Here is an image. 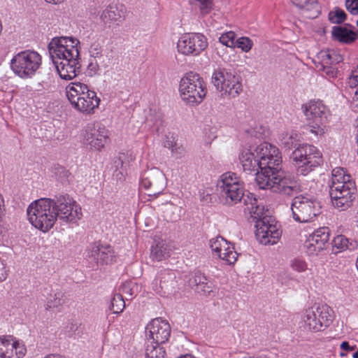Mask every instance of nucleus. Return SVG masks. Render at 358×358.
Listing matches in <instances>:
<instances>
[{
	"label": "nucleus",
	"instance_id": "nucleus-1",
	"mask_svg": "<svg viewBox=\"0 0 358 358\" xmlns=\"http://www.w3.org/2000/svg\"><path fill=\"white\" fill-rule=\"evenodd\" d=\"M239 160L245 173L256 176L255 180L260 189H270L287 196H293L301 192L294 178L282 170V156L275 145L263 143L243 149L239 155Z\"/></svg>",
	"mask_w": 358,
	"mask_h": 358
},
{
	"label": "nucleus",
	"instance_id": "nucleus-2",
	"mask_svg": "<svg viewBox=\"0 0 358 358\" xmlns=\"http://www.w3.org/2000/svg\"><path fill=\"white\" fill-rule=\"evenodd\" d=\"M27 213L30 223L43 232L51 229L57 219L71 222L82 216L80 207L67 194L37 199L28 206Z\"/></svg>",
	"mask_w": 358,
	"mask_h": 358
},
{
	"label": "nucleus",
	"instance_id": "nucleus-3",
	"mask_svg": "<svg viewBox=\"0 0 358 358\" xmlns=\"http://www.w3.org/2000/svg\"><path fill=\"white\" fill-rule=\"evenodd\" d=\"M79 41L73 37H55L48 44L50 58L60 78L72 80L80 72Z\"/></svg>",
	"mask_w": 358,
	"mask_h": 358
},
{
	"label": "nucleus",
	"instance_id": "nucleus-4",
	"mask_svg": "<svg viewBox=\"0 0 358 358\" xmlns=\"http://www.w3.org/2000/svg\"><path fill=\"white\" fill-rule=\"evenodd\" d=\"M300 135L296 132L286 134L281 139L282 145L290 150L296 148L292 152L291 158L294 162L299 175L306 176L323 164L320 151L314 145L299 144Z\"/></svg>",
	"mask_w": 358,
	"mask_h": 358
},
{
	"label": "nucleus",
	"instance_id": "nucleus-5",
	"mask_svg": "<svg viewBox=\"0 0 358 358\" xmlns=\"http://www.w3.org/2000/svg\"><path fill=\"white\" fill-rule=\"evenodd\" d=\"M217 188L220 199L227 206H231L243 201L246 206L245 212L248 211L250 213V207L260 205L254 194H245L243 182L234 172L223 173L217 182Z\"/></svg>",
	"mask_w": 358,
	"mask_h": 358
},
{
	"label": "nucleus",
	"instance_id": "nucleus-6",
	"mask_svg": "<svg viewBox=\"0 0 358 358\" xmlns=\"http://www.w3.org/2000/svg\"><path fill=\"white\" fill-rule=\"evenodd\" d=\"M329 186L331 201L336 208L345 210L352 206L357 187L350 175L346 174L343 168L333 169Z\"/></svg>",
	"mask_w": 358,
	"mask_h": 358
},
{
	"label": "nucleus",
	"instance_id": "nucleus-7",
	"mask_svg": "<svg viewBox=\"0 0 358 358\" xmlns=\"http://www.w3.org/2000/svg\"><path fill=\"white\" fill-rule=\"evenodd\" d=\"M262 205L250 207V215L255 222V236L264 245L275 244L281 236V231L275 219L267 215Z\"/></svg>",
	"mask_w": 358,
	"mask_h": 358
},
{
	"label": "nucleus",
	"instance_id": "nucleus-8",
	"mask_svg": "<svg viewBox=\"0 0 358 358\" xmlns=\"http://www.w3.org/2000/svg\"><path fill=\"white\" fill-rule=\"evenodd\" d=\"M334 313L327 304H320L306 309L301 316V327L304 330L317 333L324 331L333 322Z\"/></svg>",
	"mask_w": 358,
	"mask_h": 358
},
{
	"label": "nucleus",
	"instance_id": "nucleus-9",
	"mask_svg": "<svg viewBox=\"0 0 358 358\" xmlns=\"http://www.w3.org/2000/svg\"><path fill=\"white\" fill-rule=\"evenodd\" d=\"M242 78L232 68L219 67L213 73L211 83L223 98H234L243 91Z\"/></svg>",
	"mask_w": 358,
	"mask_h": 358
},
{
	"label": "nucleus",
	"instance_id": "nucleus-10",
	"mask_svg": "<svg viewBox=\"0 0 358 358\" xmlns=\"http://www.w3.org/2000/svg\"><path fill=\"white\" fill-rule=\"evenodd\" d=\"M179 92L185 103L192 106L198 105L206 95V85L199 74L189 72L180 80Z\"/></svg>",
	"mask_w": 358,
	"mask_h": 358
},
{
	"label": "nucleus",
	"instance_id": "nucleus-11",
	"mask_svg": "<svg viewBox=\"0 0 358 358\" xmlns=\"http://www.w3.org/2000/svg\"><path fill=\"white\" fill-rule=\"evenodd\" d=\"M310 132L316 136H322L327 131V124L330 112L322 101H310L302 106Z\"/></svg>",
	"mask_w": 358,
	"mask_h": 358
},
{
	"label": "nucleus",
	"instance_id": "nucleus-12",
	"mask_svg": "<svg viewBox=\"0 0 358 358\" xmlns=\"http://www.w3.org/2000/svg\"><path fill=\"white\" fill-rule=\"evenodd\" d=\"M41 64V55L37 52L29 50L18 52L10 60L12 71L21 78H31Z\"/></svg>",
	"mask_w": 358,
	"mask_h": 358
},
{
	"label": "nucleus",
	"instance_id": "nucleus-13",
	"mask_svg": "<svg viewBox=\"0 0 358 358\" xmlns=\"http://www.w3.org/2000/svg\"><path fill=\"white\" fill-rule=\"evenodd\" d=\"M320 204L312 196L299 195L294 197L291 210L294 220L298 222H309L320 214Z\"/></svg>",
	"mask_w": 358,
	"mask_h": 358
},
{
	"label": "nucleus",
	"instance_id": "nucleus-14",
	"mask_svg": "<svg viewBox=\"0 0 358 358\" xmlns=\"http://www.w3.org/2000/svg\"><path fill=\"white\" fill-rule=\"evenodd\" d=\"M109 141V131L101 122L89 123L85 127L83 142L90 149L101 150Z\"/></svg>",
	"mask_w": 358,
	"mask_h": 358
},
{
	"label": "nucleus",
	"instance_id": "nucleus-15",
	"mask_svg": "<svg viewBox=\"0 0 358 358\" xmlns=\"http://www.w3.org/2000/svg\"><path fill=\"white\" fill-rule=\"evenodd\" d=\"M207 46V38L199 33L185 34L177 43L178 52L187 56L199 55Z\"/></svg>",
	"mask_w": 358,
	"mask_h": 358
},
{
	"label": "nucleus",
	"instance_id": "nucleus-16",
	"mask_svg": "<svg viewBox=\"0 0 358 358\" xmlns=\"http://www.w3.org/2000/svg\"><path fill=\"white\" fill-rule=\"evenodd\" d=\"M140 185L148 191V196L157 197L164 189L165 176L157 168L147 170L141 176Z\"/></svg>",
	"mask_w": 358,
	"mask_h": 358
},
{
	"label": "nucleus",
	"instance_id": "nucleus-17",
	"mask_svg": "<svg viewBox=\"0 0 358 358\" xmlns=\"http://www.w3.org/2000/svg\"><path fill=\"white\" fill-rule=\"evenodd\" d=\"M169 323L162 318L152 320L145 327L146 342L164 344L171 336Z\"/></svg>",
	"mask_w": 358,
	"mask_h": 358
},
{
	"label": "nucleus",
	"instance_id": "nucleus-18",
	"mask_svg": "<svg viewBox=\"0 0 358 358\" xmlns=\"http://www.w3.org/2000/svg\"><path fill=\"white\" fill-rule=\"evenodd\" d=\"M87 257L94 261L96 266L111 264L116 262L117 255L110 245L94 243L88 252Z\"/></svg>",
	"mask_w": 358,
	"mask_h": 358
},
{
	"label": "nucleus",
	"instance_id": "nucleus-19",
	"mask_svg": "<svg viewBox=\"0 0 358 358\" xmlns=\"http://www.w3.org/2000/svg\"><path fill=\"white\" fill-rule=\"evenodd\" d=\"M25 353L26 348L12 336L0 337V358H22Z\"/></svg>",
	"mask_w": 358,
	"mask_h": 358
},
{
	"label": "nucleus",
	"instance_id": "nucleus-20",
	"mask_svg": "<svg viewBox=\"0 0 358 358\" xmlns=\"http://www.w3.org/2000/svg\"><path fill=\"white\" fill-rule=\"evenodd\" d=\"M188 282L195 292L201 295L214 296L216 293V287L213 282L199 271L191 274Z\"/></svg>",
	"mask_w": 358,
	"mask_h": 358
},
{
	"label": "nucleus",
	"instance_id": "nucleus-21",
	"mask_svg": "<svg viewBox=\"0 0 358 358\" xmlns=\"http://www.w3.org/2000/svg\"><path fill=\"white\" fill-rule=\"evenodd\" d=\"M176 274L169 270L161 271L152 282L155 292L162 295L170 294L176 284Z\"/></svg>",
	"mask_w": 358,
	"mask_h": 358
},
{
	"label": "nucleus",
	"instance_id": "nucleus-22",
	"mask_svg": "<svg viewBox=\"0 0 358 358\" xmlns=\"http://www.w3.org/2000/svg\"><path fill=\"white\" fill-rule=\"evenodd\" d=\"M99 104L100 99L97 97L96 93L92 90L78 99L72 105V107L84 115H92L94 113L95 109L99 107Z\"/></svg>",
	"mask_w": 358,
	"mask_h": 358
},
{
	"label": "nucleus",
	"instance_id": "nucleus-23",
	"mask_svg": "<svg viewBox=\"0 0 358 358\" xmlns=\"http://www.w3.org/2000/svg\"><path fill=\"white\" fill-rule=\"evenodd\" d=\"M352 26L345 24V26H334L332 27L331 36L334 41L342 43L351 44L358 38V31L350 29Z\"/></svg>",
	"mask_w": 358,
	"mask_h": 358
},
{
	"label": "nucleus",
	"instance_id": "nucleus-24",
	"mask_svg": "<svg viewBox=\"0 0 358 358\" xmlns=\"http://www.w3.org/2000/svg\"><path fill=\"white\" fill-rule=\"evenodd\" d=\"M91 91L86 84L80 82H71L66 87V95L71 106Z\"/></svg>",
	"mask_w": 358,
	"mask_h": 358
},
{
	"label": "nucleus",
	"instance_id": "nucleus-25",
	"mask_svg": "<svg viewBox=\"0 0 358 358\" xmlns=\"http://www.w3.org/2000/svg\"><path fill=\"white\" fill-rule=\"evenodd\" d=\"M293 3L303 11V15L314 19L320 14V6L317 0H292Z\"/></svg>",
	"mask_w": 358,
	"mask_h": 358
},
{
	"label": "nucleus",
	"instance_id": "nucleus-26",
	"mask_svg": "<svg viewBox=\"0 0 358 358\" xmlns=\"http://www.w3.org/2000/svg\"><path fill=\"white\" fill-rule=\"evenodd\" d=\"M331 244L333 250H334L335 249L338 250L334 251L335 253H337L340 251H343L345 250L353 251L356 250L358 246L357 241L347 238L343 235H338L334 237Z\"/></svg>",
	"mask_w": 358,
	"mask_h": 358
},
{
	"label": "nucleus",
	"instance_id": "nucleus-27",
	"mask_svg": "<svg viewBox=\"0 0 358 358\" xmlns=\"http://www.w3.org/2000/svg\"><path fill=\"white\" fill-rule=\"evenodd\" d=\"M66 298L64 293L60 289L50 290L46 296L45 309L58 308L66 303Z\"/></svg>",
	"mask_w": 358,
	"mask_h": 358
},
{
	"label": "nucleus",
	"instance_id": "nucleus-28",
	"mask_svg": "<svg viewBox=\"0 0 358 358\" xmlns=\"http://www.w3.org/2000/svg\"><path fill=\"white\" fill-rule=\"evenodd\" d=\"M318 58L322 62V65H325V64H337L343 60V57L340 52L334 49L321 51L319 53Z\"/></svg>",
	"mask_w": 358,
	"mask_h": 358
},
{
	"label": "nucleus",
	"instance_id": "nucleus-29",
	"mask_svg": "<svg viewBox=\"0 0 358 358\" xmlns=\"http://www.w3.org/2000/svg\"><path fill=\"white\" fill-rule=\"evenodd\" d=\"M145 124L149 127L154 128L157 131H159L160 127L163 124L162 113L156 109H150L145 117Z\"/></svg>",
	"mask_w": 358,
	"mask_h": 358
},
{
	"label": "nucleus",
	"instance_id": "nucleus-30",
	"mask_svg": "<svg viewBox=\"0 0 358 358\" xmlns=\"http://www.w3.org/2000/svg\"><path fill=\"white\" fill-rule=\"evenodd\" d=\"M162 345V343L145 342V357L164 358L166 350Z\"/></svg>",
	"mask_w": 358,
	"mask_h": 358
},
{
	"label": "nucleus",
	"instance_id": "nucleus-31",
	"mask_svg": "<svg viewBox=\"0 0 358 358\" xmlns=\"http://www.w3.org/2000/svg\"><path fill=\"white\" fill-rule=\"evenodd\" d=\"M120 17V14L117 8L111 6L104 9L99 17L101 22L105 25L115 22Z\"/></svg>",
	"mask_w": 358,
	"mask_h": 358
},
{
	"label": "nucleus",
	"instance_id": "nucleus-32",
	"mask_svg": "<svg viewBox=\"0 0 358 358\" xmlns=\"http://www.w3.org/2000/svg\"><path fill=\"white\" fill-rule=\"evenodd\" d=\"M238 255V254L234 250V245L227 241V245L222 248L220 256H218V257L225 261L228 264H233L236 262Z\"/></svg>",
	"mask_w": 358,
	"mask_h": 358
},
{
	"label": "nucleus",
	"instance_id": "nucleus-33",
	"mask_svg": "<svg viewBox=\"0 0 358 358\" xmlns=\"http://www.w3.org/2000/svg\"><path fill=\"white\" fill-rule=\"evenodd\" d=\"M169 256V250L163 242H159L151 247L150 257L154 261H161Z\"/></svg>",
	"mask_w": 358,
	"mask_h": 358
},
{
	"label": "nucleus",
	"instance_id": "nucleus-34",
	"mask_svg": "<svg viewBox=\"0 0 358 358\" xmlns=\"http://www.w3.org/2000/svg\"><path fill=\"white\" fill-rule=\"evenodd\" d=\"M330 236V230L328 227H320L315 230L311 235L309 236L310 238L315 241V243H319L320 245L325 247L328 243Z\"/></svg>",
	"mask_w": 358,
	"mask_h": 358
},
{
	"label": "nucleus",
	"instance_id": "nucleus-35",
	"mask_svg": "<svg viewBox=\"0 0 358 358\" xmlns=\"http://www.w3.org/2000/svg\"><path fill=\"white\" fill-rule=\"evenodd\" d=\"M190 5L198 8L203 15L208 14L213 6V0H189Z\"/></svg>",
	"mask_w": 358,
	"mask_h": 358
},
{
	"label": "nucleus",
	"instance_id": "nucleus-36",
	"mask_svg": "<svg viewBox=\"0 0 358 358\" xmlns=\"http://www.w3.org/2000/svg\"><path fill=\"white\" fill-rule=\"evenodd\" d=\"M125 308V301L121 294H115L110 301V309L115 314L122 312Z\"/></svg>",
	"mask_w": 358,
	"mask_h": 358
},
{
	"label": "nucleus",
	"instance_id": "nucleus-37",
	"mask_svg": "<svg viewBox=\"0 0 358 358\" xmlns=\"http://www.w3.org/2000/svg\"><path fill=\"white\" fill-rule=\"evenodd\" d=\"M304 248L308 255L316 256L319 252L323 250L325 247L320 245L319 243H315L313 238L308 237L304 243Z\"/></svg>",
	"mask_w": 358,
	"mask_h": 358
},
{
	"label": "nucleus",
	"instance_id": "nucleus-38",
	"mask_svg": "<svg viewBox=\"0 0 358 358\" xmlns=\"http://www.w3.org/2000/svg\"><path fill=\"white\" fill-rule=\"evenodd\" d=\"M209 245L213 252L218 257L220 256L222 248H224V246L227 245V240L222 236H217L210 240Z\"/></svg>",
	"mask_w": 358,
	"mask_h": 358
},
{
	"label": "nucleus",
	"instance_id": "nucleus-39",
	"mask_svg": "<svg viewBox=\"0 0 358 358\" xmlns=\"http://www.w3.org/2000/svg\"><path fill=\"white\" fill-rule=\"evenodd\" d=\"M347 15L345 11L339 8H336L334 10L329 13V20L334 24H342L346 19Z\"/></svg>",
	"mask_w": 358,
	"mask_h": 358
},
{
	"label": "nucleus",
	"instance_id": "nucleus-40",
	"mask_svg": "<svg viewBox=\"0 0 358 358\" xmlns=\"http://www.w3.org/2000/svg\"><path fill=\"white\" fill-rule=\"evenodd\" d=\"M316 66L320 71L324 73L327 78L329 79L336 78L338 76V71L337 69L331 64H325V65H322V62L320 61Z\"/></svg>",
	"mask_w": 358,
	"mask_h": 358
},
{
	"label": "nucleus",
	"instance_id": "nucleus-41",
	"mask_svg": "<svg viewBox=\"0 0 358 358\" xmlns=\"http://www.w3.org/2000/svg\"><path fill=\"white\" fill-rule=\"evenodd\" d=\"M235 37L236 34L234 31H228L224 34H222L219 41L220 42L227 47L233 48L235 47Z\"/></svg>",
	"mask_w": 358,
	"mask_h": 358
},
{
	"label": "nucleus",
	"instance_id": "nucleus-42",
	"mask_svg": "<svg viewBox=\"0 0 358 358\" xmlns=\"http://www.w3.org/2000/svg\"><path fill=\"white\" fill-rule=\"evenodd\" d=\"M64 331L69 337L79 335L82 332L80 324L76 322H69L64 327Z\"/></svg>",
	"mask_w": 358,
	"mask_h": 358
},
{
	"label": "nucleus",
	"instance_id": "nucleus-43",
	"mask_svg": "<svg viewBox=\"0 0 358 358\" xmlns=\"http://www.w3.org/2000/svg\"><path fill=\"white\" fill-rule=\"evenodd\" d=\"M252 41L248 37H241L236 41L235 46L248 52L252 47Z\"/></svg>",
	"mask_w": 358,
	"mask_h": 358
},
{
	"label": "nucleus",
	"instance_id": "nucleus-44",
	"mask_svg": "<svg viewBox=\"0 0 358 358\" xmlns=\"http://www.w3.org/2000/svg\"><path fill=\"white\" fill-rule=\"evenodd\" d=\"M290 266L297 272H303L307 269L306 262L299 258H295L291 261Z\"/></svg>",
	"mask_w": 358,
	"mask_h": 358
},
{
	"label": "nucleus",
	"instance_id": "nucleus-45",
	"mask_svg": "<svg viewBox=\"0 0 358 358\" xmlns=\"http://www.w3.org/2000/svg\"><path fill=\"white\" fill-rule=\"evenodd\" d=\"M102 51L103 48L100 44L93 43L90 49V57H92L94 59H101V58L103 56Z\"/></svg>",
	"mask_w": 358,
	"mask_h": 358
},
{
	"label": "nucleus",
	"instance_id": "nucleus-46",
	"mask_svg": "<svg viewBox=\"0 0 358 358\" xmlns=\"http://www.w3.org/2000/svg\"><path fill=\"white\" fill-rule=\"evenodd\" d=\"M345 7L352 15H358V0H346Z\"/></svg>",
	"mask_w": 358,
	"mask_h": 358
},
{
	"label": "nucleus",
	"instance_id": "nucleus-47",
	"mask_svg": "<svg viewBox=\"0 0 358 358\" xmlns=\"http://www.w3.org/2000/svg\"><path fill=\"white\" fill-rule=\"evenodd\" d=\"M99 70V65L98 60L94 59L91 60L90 64L87 66V73L90 76H93L96 75Z\"/></svg>",
	"mask_w": 358,
	"mask_h": 358
},
{
	"label": "nucleus",
	"instance_id": "nucleus-48",
	"mask_svg": "<svg viewBox=\"0 0 358 358\" xmlns=\"http://www.w3.org/2000/svg\"><path fill=\"white\" fill-rule=\"evenodd\" d=\"M349 80V83L351 87H355L357 85L358 83V66L352 71Z\"/></svg>",
	"mask_w": 358,
	"mask_h": 358
},
{
	"label": "nucleus",
	"instance_id": "nucleus-49",
	"mask_svg": "<svg viewBox=\"0 0 358 358\" xmlns=\"http://www.w3.org/2000/svg\"><path fill=\"white\" fill-rule=\"evenodd\" d=\"M164 146L171 150L172 152H178L176 144L173 141H167L165 142ZM180 149V148H178Z\"/></svg>",
	"mask_w": 358,
	"mask_h": 358
},
{
	"label": "nucleus",
	"instance_id": "nucleus-50",
	"mask_svg": "<svg viewBox=\"0 0 358 358\" xmlns=\"http://www.w3.org/2000/svg\"><path fill=\"white\" fill-rule=\"evenodd\" d=\"M341 350L345 351L346 352H351L354 351V348L350 346L349 343L347 341H343L341 344Z\"/></svg>",
	"mask_w": 358,
	"mask_h": 358
},
{
	"label": "nucleus",
	"instance_id": "nucleus-51",
	"mask_svg": "<svg viewBox=\"0 0 358 358\" xmlns=\"http://www.w3.org/2000/svg\"><path fill=\"white\" fill-rule=\"evenodd\" d=\"M6 278V273L5 268L1 262H0V282L3 281Z\"/></svg>",
	"mask_w": 358,
	"mask_h": 358
},
{
	"label": "nucleus",
	"instance_id": "nucleus-52",
	"mask_svg": "<svg viewBox=\"0 0 358 358\" xmlns=\"http://www.w3.org/2000/svg\"><path fill=\"white\" fill-rule=\"evenodd\" d=\"M352 104L355 106H358V90H356L354 94V96L352 97Z\"/></svg>",
	"mask_w": 358,
	"mask_h": 358
},
{
	"label": "nucleus",
	"instance_id": "nucleus-53",
	"mask_svg": "<svg viewBox=\"0 0 358 358\" xmlns=\"http://www.w3.org/2000/svg\"><path fill=\"white\" fill-rule=\"evenodd\" d=\"M129 285H124L122 287V292L124 293L129 294L130 295H132V293L131 292V289L129 286Z\"/></svg>",
	"mask_w": 358,
	"mask_h": 358
},
{
	"label": "nucleus",
	"instance_id": "nucleus-54",
	"mask_svg": "<svg viewBox=\"0 0 358 358\" xmlns=\"http://www.w3.org/2000/svg\"><path fill=\"white\" fill-rule=\"evenodd\" d=\"M62 0H45L48 3L57 4L62 2Z\"/></svg>",
	"mask_w": 358,
	"mask_h": 358
},
{
	"label": "nucleus",
	"instance_id": "nucleus-55",
	"mask_svg": "<svg viewBox=\"0 0 358 358\" xmlns=\"http://www.w3.org/2000/svg\"><path fill=\"white\" fill-rule=\"evenodd\" d=\"M356 123H357L356 128H355V130H356V141H357V142H358V117L356 120Z\"/></svg>",
	"mask_w": 358,
	"mask_h": 358
},
{
	"label": "nucleus",
	"instance_id": "nucleus-56",
	"mask_svg": "<svg viewBox=\"0 0 358 358\" xmlns=\"http://www.w3.org/2000/svg\"><path fill=\"white\" fill-rule=\"evenodd\" d=\"M179 358H194V357L192 355L187 354V355L180 356Z\"/></svg>",
	"mask_w": 358,
	"mask_h": 358
},
{
	"label": "nucleus",
	"instance_id": "nucleus-57",
	"mask_svg": "<svg viewBox=\"0 0 358 358\" xmlns=\"http://www.w3.org/2000/svg\"><path fill=\"white\" fill-rule=\"evenodd\" d=\"M352 352V357L353 358H358V350L356 352Z\"/></svg>",
	"mask_w": 358,
	"mask_h": 358
},
{
	"label": "nucleus",
	"instance_id": "nucleus-58",
	"mask_svg": "<svg viewBox=\"0 0 358 358\" xmlns=\"http://www.w3.org/2000/svg\"><path fill=\"white\" fill-rule=\"evenodd\" d=\"M340 355H341V356H344V355H345V352H340Z\"/></svg>",
	"mask_w": 358,
	"mask_h": 358
},
{
	"label": "nucleus",
	"instance_id": "nucleus-59",
	"mask_svg": "<svg viewBox=\"0 0 358 358\" xmlns=\"http://www.w3.org/2000/svg\"><path fill=\"white\" fill-rule=\"evenodd\" d=\"M243 358H248V357H243Z\"/></svg>",
	"mask_w": 358,
	"mask_h": 358
}]
</instances>
